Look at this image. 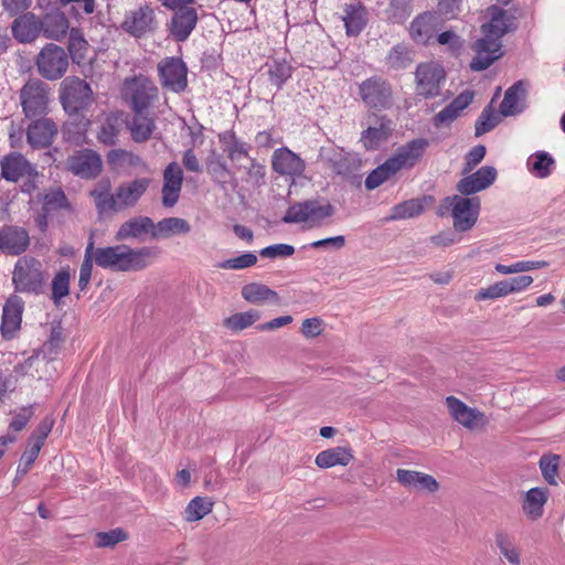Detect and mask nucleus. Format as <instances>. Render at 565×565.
<instances>
[{
    "label": "nucleus",
    "mask_w": 565,
    "mask_h": 565,
    "mask_svg": "<svg viewBox=\"0 0 565 565\" xmlns=\"http://www.w3.org/2000/svg\"><path fill=\"white\" fill-rule=\"evenodd\" d=\"M491 20L481 26L483 36L477 40L472 46L476 56L470 63V68L481 72L489 68L502 55L501 39L516 29L515 18L499 6L489 8Z\"/></svg>",
    "instance_id": "obj_1"
},
{
    "label": "nucleus",
    "mask_w": 565,
    "mask_h": 565,
    "mask_svg": "<svg viewBox=\"0 0 565 565\" xmlns=\"http://www.w3.org/2000/svg\"><path fill=\"white\" fill-rule=\"evenodd\" d=\"M93 263L104 269L113 271H140L146 269L151 260L157 258L159 250L156 247L142 246L131 248L126 244L95 247L94 237L90 236L85 248Z\"/></svg>",
    "instance_id": "obj_2"
},
{
    "label": "nucleus",
    "mask_w": 565,
    "mask_h": 565,
    "mask_svg": "<svg viewBox=\"0 0 565 565\" xmlns=\"http://www.w3.org/2000/svg\"><path fill=\"white\" fill-rule=\"evenodd\" d=\"M334 206L323 199H311L297 202L288 207L282 222L287 224L306 223L308 227H320L333 216Z\"/></svg>",
    "instance_id": "obj_3"
},
{
    "label": "nucleus",
    "mask_w": 565,
    "mask_h": 565,
    "mask_svg": "<svg viewBox=\"0 0 565 565\" xmlns=\"http://www.w3.org/2000/svg\"><path fill=\"white\" fill-rule=\"evenodd\" d=\"M441 207L449 211L455 232L465 233L476 225L481 210V201L478 196H466L459 193L446 196L441 202Z\"/></svg>",
    "instance_id": "obj_4"
},
{
    "label": "nucleus",
    "mask_w": 565,
    "mask_h": 565,
    "mask_svg": "<svg viewBox=\"0 0 565 565\" xmlns=\"http://www.w3.org/2000/svg\"><path fill=\"white\" fill-rule=\"evenodd\" d=\"M22 113L28 119L44 117L50 111L51 88L40 78H29L19 92Z\"/></svg>",
    "instance_id": "obj_5"
},
{
    "label": "nucleus",
    "mask_w": 565,
    "mask_h": 565,
    "mask_svg": "<svg viewBox=\"0 0 565 565\" xmlns=\"http://www.w3.org/2000/svg\"><path fill=\"white\" fill-rule=\"evenodd\" d=\"M60 100L68 115H76L88 109L93 104L92 87L86 81L77 76H68L61 83Z\"/></svg>",
    "instance_id": "obj_6"
},
{
    "label": "nucleus",
    "mask_w": 565,
    "mask_h": 565,
    "mask_svg": "<svg viewBox=\"0 0 565 565\" xmlns=\"http://www.w3.org/2000/svg\"><path fill=\"white\" fill-rule=\"evenodd\" d=\"M122 95L134 113H143L158 100L159 89L149 77L138 75L125 79Z\"/></svg>",
    "instance_id": "obj_7"
},
{
    "label": "nucleus",
    "mask_w": 565,
    "mask_h": 565,
    "mask_svg": "<svg viewBox=\"0 0 565 565\" xmlns=\"http://www.w3.org/2000/svg\"><path fill=\"white\" fill-rule=\"evenodd\" d=\"M14 289L22 294H40L44 285L42 264L34 257H20L12 273Z\"/></svg>",
    "instance_id": "obj_8"
},
{
    "label": "nucleus",
    "mask_w": 565,
    "mask_h": 565,
    "mask_svg": "<svg viewBox=\"0 0 565 565\" xmlns=\"http://www.w3.org/2000/svg\"><path fill=\"white\" fill-rule=\"evenodd\" d=\"M120 28L124 32L136 39L153 34L158 29L154 8L151 4L145 3L126 11Z\"/></svg>",
    "instance_id": "obj_9"
},
{
    "label": "nucleus",
    "mask_w": 565,
    "mask_h": 565,
    "mask_svg": "<svg viewBox=\"0 0 565 565\" xmlns=\"http://www.w3.org/2000/svg\"><path fill=\"white\" fill-rule=\"evenodd\" d=\"M35 64L43 78L57 81L65 75L68 68V55L63 47L50 43L40 51Z\"/></svg>",
    "instance_id": "obj_10"
},
{
    "label": "nucleus",
    "mask_w": 565,
    "mask_h": 565,
    "mask_svg": "<svg viewBox=\"0 0 565 565\" xmlns=\"http://www.w3.org/2000/svg\"><path fill=\"white\" fill-rule=\"evenodd\" d=\"M359 95L370 109L384 110L393 105V89L388 81L372 76L359 85Z\"/></svg>",
    "instance_id": "obj_11"
},
{
    "label": "nucleus",
    "mask_w": 565,
    "mask_h": 565,
    "mask_svg": "<svg viewBox=\"0 0 565 565\" xmlns=\"http://www.w3.org/2000/svg\"><path fill=\"white\" fill-rule=\"evenodd\" d=\"M446 81V72L435 62L420 63L415 71L416 94L426 99L440 95Z\"/></svg>",
    "instance_id": "obj_12"
},
{
    "label": "nucleus",
    "mask_w": 565,
    "mask_h": 565,
    "mask_svg": "<svg viewBox=\"0 0 565 565\" xmlns=\"http://www.w3.org/2000/svg\"><path fill=\"white\" fill-rule=\"evenodd\" d=\"M159 79L163 88L180 94L188 87V67L179 57H166L158 64Z\"/></svg>",
    "instance_id": "obj_13"
},
{
    "label": "nucleus",
    "mask_w": 565,
    "mask_h": 565,
    "mask_svg": "<svg viewBox=\"0 0 565 565\" xmlns=\"http://www.w3.org/2000/svg\"><path fill=\"white\" fill-rule=\"evenodd\" d=\"M66 167L73 174L93 180L102 173L103 160L95 150L82 149L68 156Z\"/></svg>",
    "instance_id": "obj_14"
},
{
    "label": "nucleus",
    "mask_w": 565,
    "mask_h": 565,
    "mask_svg": "<svg viewBox=\"0 0 565 565\" xmlns=\"http://www.w3.org/2000/svg\"><path fill=\"white\" fill-rule=\"evenodd\" d=\"M457 184L456 190L466 196H471L488 189L497 179L498 172L494 167L483 166L476 172L463 174Z\"/></svg>",
    "instance_id": "obj_15"
},
{
    "label": "nucleus",
    "mask_w": 565,
    "mask_h": 565,
    "mask_svg": "<svg viewBox=\"0 0 565 565\" xmlns=\"http://www.w3.org/2000/svg\"><path fill=\"white\" fill-rule=\"evenodd\" d=\"M58 128L52 118H33L26 128V140L33 149L47 148L54 141Z\"/></svg>",
    "instance_id": "obj_16"
},
{
    "label": "nucleus",
    "mask_w": 565,
    "mask_h": 565,
    "mask_svg": "<svg viewBox=\"0 0 565 565\" xmlns=\"http://www.w3.org/2000/svg\"><path fill=\"white\" fill-rule=\"evenodd\" d=\"M320 157L335 174L343 178L354 175L361 167V160L358 156L351 152H345L343 149H322Z\"/></svg>",
    "instance_id": "obj_17"
},
{
    "label": "nucleus",
    "mask_w": 565,
    "mask_h": 565,
    "mask_svg": "<svg viewBox=\"0 0 565 565\" xmlns=\"http://www.w3.org/2000/svg\"><path fill=\"white\" fill-rule=\"evenodd\" d=\"M150 182L149 178H138L120 183L115 191L117 212L136 206L147 192Z\"/></svg>",
    "instance_id": "obj_18"
},
{
    "label": "nucleus",
    "mask_w": 565,
    "mask_h": 565,
    "mask_svg": "<svg viewBox=\"0 0 565 565\" xmlns=\"http://www.w3.org/2000/svg\"><path fill=\"white\" fill-rule=\"evenodd\" d=\"M183 183V171L177 162L169 163L163 170V185L161 190V203L163 207L171 209L180 199Z\"/></svg>",
    "instance_id": "obj_19"
},
{
    "label": "nucleus",
    "mask_w": 565,
    "mask_h": 565,
    "mask_svg": "<svg viewBox=\"0 0 565 565\" xmlns=\"http://www.w3.org/2000/svg\"><path fill=\"white\" fill-rule=\"evenodd\" d=\"M198 12L195 8H180L173 11L167 29L172 39L177 42H184L189 39L198 23Z\"/></svg>",
    "instance_id": "obj_20"
},
{
    "label": "nucleus",
    "mask_w": 565,
    "mask_h": 565,
    "mask_svg": "<svg viewBox=\"0 0 565 565\" xmlns=\"http://www.w3.org/2000/svg\"><path fill=\"white\" fill-rule=\"evenodd\" d=\"M429 147V140L425 138L413 139L401 146L396 153L391 157L398 171L403 169H412L420 161L424 153Z\"/></svg>",
    "instance_id": "obj_21"
},
{
    "label": "nucleus",
    "mask_w": 565,
    "mask_h": 565,
    "mask_svg": "<svg viewBox=\"0 0 565 565\" xmlns=\"http://www.w3.org/2000/svg\"><path fill=\"white\" fill-rule=\"evenodd\" d=\"M271 168L280 175L300 177L306 170V162L297 153L282 147L274 151Z\"/></svg>",
    "instance_id": "obj_22"
},
{
    "label": "nucleus",
    "mask_w": 565,
    "mask_h": 565,
    "mask_svg": "<svg viewBox=\"0 0 565 565\" xmlns=\"http://www.w3.org/2000/svg\"><path fill=\"white\" fill-rule=\"evenodd\" d=\"M30 245V236L26 230L19 226H3L0 230V249L9 255H20Z\"/></svg>",
    "instance_id": "obj_23"
},
{
    "label": "nucleus",
    "mask_w": 565,
    "mask_h": 565,
    "mask_svg": "<svg viewBox=\"0 0 565 565\" xmlns=\"http://www.w3.org/2000/svg\"><path fill=\"white\" fill-rule=\"evenodd\" d=\"M23 312V301L18 296H11L4 303L1 319V334L4 339H12L20 329Z\"/></svg>",
    "instance_id": "obj_24"
},
{
    "label": "nucleus",
    "mask_w": 565,
    "mask_h": 565,
    "mask_svg": "<svg viewBox=\"0 0 565 565\" xmlns=\"http://www.w3.org/2000/svg\"><path fill=\"white\" fill-rule=\"evenodd\" d=\"M292 72L294 67L286 60H271L262 68L259 79L278 92L291 77Z\"/></svg>",
    "instance_id": "obj_25"
},
{
    "label": "nucleus",
    "mask_w": 565,
    "mask_h": 565,
    "mask_svg": "<svg viewBox=\"0 0 565 565\" xmlns=\"http://www.w3.org/2000/svg\"><path fill=\"white\" fill-rule=\"evenodd\" d=\"M40 19L32 12L17 17L11 25L14 39L20 43H31L41 33Z\"/></svg>",
    "instance_id": "obj_26"
},
{
    "label": "nucleus",
    "mask_w": 565,
    "mask_h": 565,
    "mask_svg": "<svg viewBox=\"0 0 565 565\" xmlns=\"http://www.w3.org/2000/svg\"><path fill=\"white\" fill-rule=\"evenodd\" d=\"M526 107V87L524 82L518 81L509 87L499 106L500 114L504 117L521 114Z\"/></svg>",
    "instance_id": "obj_27"
},
{
    "label": "nucleus",
    "mask_w": 565,
    "mask_h": 565,
    "mask_svg": "<svg viewBox=\"0 0 565 565\" xmlns=\"http://www.w3.org/2000/svg\"><path fill=\"white\" fill-rule=\"evenodd\" d=\"M439 18L436 13L425 12L413 20L409 28L412 39L416 43L426 44L434 38Z\"/></svg>",
    "instance_id": "obj_28"
},
{
    "label": "nucleus",
    "mask_w": 565,
    "mask_h": 565,
    "mask_svg": "<svg viewBox=\"0 0 565 565\" xmlns=\"http://www.w3.org/2000/svg\"><path fill=\"white\" fill-rule=\"evenodd\" d=\"M446 405L452 418L465 427L473 428L484 418L483 413L468 407L463 402L455 396H448L446 398Z\"/></svg>",
    "instance_id": "obj_29"
},
{
    "label": "nucleus",
    "mask_w": 565,
    "mask_h": 565,
    "mask_svg": "<svg viewBox=\"0 0 565 565\" xmlns=\"http://www.w3.org/2000/svg\"><path fill=\"white\" fill-rule=\"evenodd\" d=\"M396 478L401 484L407 488L424 490L429 493H435L439 489V483L433 476L420 471L397 469Z\"/></svg>",
    "instance_id": "obj_30"
},
{
    "label": "nucleus",
    "mask_w": 565,
    "mask_h": 565,
    "mask_svg": "<svg viewBox=\"0 0 565 565\" xmlns=\"http://www.w3.org/2000/svg\"><path fill=\"white\" fill-rule=\"evenodd\" d=\"M0 166L1 177L11 182H18L21 178L30 174L32 170L30 162L19 152L3 157Z\"/></svg>",
    "instance_id": "obj_31"
},
{
    "label": "nucleus",
    "mask_w": 565,
    "mask_h": 565,
    "mask_svg": "<svg viewBox=\"0 0 565 565\" xmlns=\"http://www.w3.org/2000/svg\"><path fill=\"white\" fill-rule=\"evenodd\" d=\"M391 131L392 120L387 116H380L375 126L362 131L360 140L366 150H375L388 139Z\"/></svg>",
    "instance_id": "obj_32"
},
{
    "label": "nucleus",
    "mask_w": 565,
    "mask_h": 565,
    "mask_svg": "<svg viewBox=\"0 0 565 565\" xmlns=\"http://www.w3.org/2000/svg\"><path fill=\"white\" fill-rule=\"evenodd\" d=\"M345 32L349 36L359 35L367 23V12L361 2H351L343 6Z\"/></svg>",
    "instance_id": "obj_33"
},
{
    "label": "nucleus",
    "mask_w": 565,
    "mask_h": 565,
    "mask_svg": "<svg viewBox=\"0 0 565 565\" xmlns=\"http://www.w3.org/2000/svg\"><path fill=\"white\" fill-rule=\"evenodd\" d=\"M66 335L61 322H53L51 324L50 334L47 340L36 351L43 361L50 362L58 358L62 352Z\"/></svg>",
    "instance_id": "obj_34"
},
{
    "label": "nucleus",
    "mask_w": 565,
    "mask_h": 565,
    "mask_svg": "<svg viewBox=\"0 0 565 565\" xmlns=\"http://www.w3.org/2000/svg\"><path fill=\"white\" fill-rule=\"evenodd\" d=\"M154 228V223L149 216H135L124 222L116 235L117 241H126L131 238H140L143 234L151 233Z\"/></svg>",
    "instance_id": "obj_35"
},
{
    "label": "nucleus",
    "mask_w": 565,
    "mask_h": 565,
    "mask_svg": "<svg viewBox=\"0 0 565 565\" xmlns=\"http://www.w3.org/2000/svg\"><path fill=\"white\" fill-rule=\"evenodd\" d=\"M41 33L46 39L60 40L64 38L70 28L68 19L60 10L46 13L44 18L40 19Z\"/></svg>",
    "instance_id": "obj_36"
},
{
    "label": "nucleus",
    "mask_w": 565,
    "mask_h": 565,
    "mask_svg": "<svg viewBox=\"0 0 565 565\" xmlns=\"http://www.w3.org/2000/svg\"><path fill=\"white\" fill-rule=\"evenodd\" d=\"M96 210L99 214L117 212L115 193H111V183L109 179H102L90 190Z\"/></svg>",
    "instance_id": "obj_37"
},
{
    "label": "nucleus",
    "mask_w": 565,
    "mask_h": 565,
    "mask_svg": "<svg viewBox=\"0 0 565 565\" xmlns=\"http://www.w3.org/2000/svg\"><path fill=\"white\" fill-rule=\"evenodd\" d=\"M473 100V94L470 90L460 93L449 105L441 109L434 117V125L439 127L444 124H450L459 116L460 111L467 108Z\"/></svg>",
    "instance_id": "obj_38"
},
{
    "label": "nucleus",
    "mask_w": 565,
    "mask_h": 565,
    "mask_svg": "<svg viewBox=\"0 0 565 565\" xmlns=\"http://www.w3.org/2000/svg\"><path fill=\"white\" fill-rule=\"evenodd\" d=\"M218 141L231 161L235 162L243 158H249V145L241 140L234 130H225L218 134Z\"/></svg>",
    "instance_id": "obj_39"
},
{
    "label": "nucleus",
    "mask_w": 565,
    "mask_h": 565,
    "mask_svg": "<svg viewBox=\"0 0 565 565\" xmlns=\"http://www.w3.org/2000/svg\"><path fill=\"white\" fill-rule=\"evenodd\" d=\"M433 201V196L425 195L398 203L392 207L390 220H405L419 216Z\"/></svg>",
    "instance_id": "obj_40"
},
{
    "label": "nucleus",
    "mask_w": 565,
    "mask_h": 565,
    "mask_svg": "<svg viewBox=\"0 0 565 565\" xmlns=\"http://www.w3.org/2000/svg\"><path fill=\"white\" fill-rule=\"evenodd\" d=\"M548 500V490L535 487L525 492L522 510L533 521L543 515V508Z\"/></svg>",
    "instance_id": "obj_41"
},
{
    "label": "nucleus",
    "mask_w": 565,
    "mask_h": 565,
    "mask_svg": "<svg viewBox=\"0 0 565 565\" xmlns=\"http://www.w3.org/2000/svg\"><path fill=\"white\" fill-rule=\"evenodd\" d=\"M191 232L190 223L182 217H166L154 224V228L151 232L152 238H168L173 235H185Z\"/></svg>",
    "instance_id": "obj_42"
},
{
    "label": "nucleus",
    "mask_w": 565,
    "mask_h": 565,
    "mask_svg": "<svg viewBox=\"0 0 565 565\" xmlns=\"http://www.w3.org/2000/svg\"><path fill=\"white\" fill-rule=\"evenodd\" d=\"M353 459V455L349 448L334 447L320 451L316 457V465L319 468L326 469L334 466H347Z\"/></svg>",
    "instance_id": "obj_43"
},
{
    "label": "nucleus",
    "mask_w": 565,
    "mask_h": 565,
    "mask_svg": "<svg viewBox=\"0 0 565 565\" xmlns=\"http://www.w3.org/2000/svg\"><path fill=\"white\" fill-rule=\"evenodd\" d=\"M243 298L250 303L260 305L263 302L279 303L278 294L267 287L266 285L258 282H250L242 288Z\"/></svg>",
    "instance_id": "obj_44"
},
{
    "label": "nucleus",
    "mask_w": 565,
    "mask_h": 565,
    "mask_svg": "<svg viewBox=\"0 0 565 565\" xmlns=\"http://www.w3.org/2000/svg\"><path fill=\"white\" fill-rule=\"evenodd\" d=\"M131 139L135 142L141 143L150 139L156 129L154 119L143 115L142 113H135L132 119L128 124Z\"/></svg>",
    "instance_id": "obj_45"
},
{
    "label": "nucleus",
    "mask_w": 565,
    "mask_h": 565,
    "mask_svg": "<svg viewBox=\"0 0 565 565\" xmlns=\"http://www.w3.org/2000/svg\"><path fill=\"white\" fill-rule=\"evenodd\" d=\"M414 62V51L405 43L394 45L385 57V64L390 70H405Z\"/></svg>",
    "instance_id": "obj_46"
},
{
    "label": "nucleus",
    "mask_w": 565,
    "mask_h": 565,
    "mask_svg": "<svg viewBox=\"0 0 565 565\" xmlns=\"http://www.w3.org/2000/svg\"><path fill=\"white\" fill-rule=\"evenodd\" d=\"M555 164V159L546 151H536L527 159L529 171L540 179L550 177Z\"/></svg>",
    "instance_id": "obj_47"
},
{
    "label": "nucleus",
    "mask_w": 565,
    "mask_h": 565,
    "mask_svg": "<svg viewBox=\"0 0 565 565\" xmlns=\"http://www.w3.org/2000/svg\"><path fill=\"white\" fill-rule=\"evenodd\" d=\"M494 542L498 546L500 554L511 564L520 565V551L514 545L513 537L504 531H497L494 533Z\"/></svg>",
    "instance_id": "obj_48"
},
{
    "label": "nucleus",
    "mask_w": 565,
    "mask_h": 565,
    "mask_svg": "<svg viewBox=\"0 0 565 565\" xmlns=\"http://www.w3.org/2000/svg\"><path fill=\"white\" fill-rule=\"evenodd\" d=\"M61 210L71 211L72 205L61 188L51 189L42 200V211L46 214H53Z\"/></svg>",
    "instance_id": "obj_49"
},
{
    "label": "nucleus",
    "mask_w": 565,
    "mask_h": 565,
    "mask_svg": "<svg viewBox=\"0 0 565 565\" xmlns=\"http://www.w3.org/2000/svg\"><path fill=\"white\" fill-rule=\"evenodd\" d=\"M398 172L397 168L388 158L377 168L371 171V173L365 179V188L367 190H374L383 184L385 181L390 180L393 175Z\"/></svg>",
    "instance_id": "obj_50"
},
{
    "label": "nucleus",
    "mask_w": 565,
    "mask_h": 565,
    "mask_svg": "<svg viewBox=\"0 0 565 565\" xmlns=\"http://www.w3.org/2000/svg\"><path fill=\"white\" fill-rule=\"evenodd\" d=\"M213 508V502L206 497H195L186 505L184 511V520L186 522H195L207 515Z\"/></svg>",
    "instance_id": "obj_51"
},
{
    "label": "nucleus",
    "mask_w": 565,
    "mask_h": 565,
    "mask_svg": "<svg viewBox=\"0 0 565 565\" xmlns=\"http://www.w3.org/2000/svg\"><path fill=\"white\" fill-rule=\"evenodd\" d=\"M107 161L114 168L119 167H146L142 158L132 151L125 149H113L107 153Z\"/></svg>",
    "instance_id": "obj_52"
},
{
    "label": "nucleus",
    "mask_w": 565,
    "mask_h": 565,
    "mask_svg": "<svg viewBox=\"0 0 565 565\" xmlns=\"http://www.w3.org/2000/svg\"><path fill=\"white\" fill-rule=\"evenodd\" d=\"M120 124L117 117L109 116L99 127L97 140L105 146H114L117 142Z\"/></svg>",
    "instance_id": "obj_53"
},
{
    "label": "nucleus",
    "mask_w": 565,
    "mask_h": 565,
    "mask_svg": "<svg viewBox=\"0 0 565 565\" xmlns=\"http://www.w3.org/2000/svg\"><path fill=\"white\" fill-rule=\"evenodd\" d=\"M259 317V312L255 310L239 312L226 318L224 326L232 331H242L250 327Z\"/></svg>",
    "instance_id": "obj_54"
},
{
    "label": "nucleus",
    "mask_w": 565,
    "mask_h": 565,
    "mask_svg": "<svg viewBox=\"0 0 565 565\" xmlns=\"http://www.w3.org/2000/svg\"><path fill=\"white\" fill-rule=\"evenodd\" d=\"M561 457L558 455H543L539 465L544 480L552 486L557 484L556 477L558 475Z\"/></svg>",
    "instance_id": "obj_55"
},
{
    "label": "nucleus",
    "mask_w": 565,
    "mask_h": 565,
    "mask_svg": "<svg viewBox=\"0 0 565 565\" xmlns=\"http://www.w3.org/2000/svg\"><path fill=\"white\" fill-rule=\"evenodd\" d=\"M257 263V256L247 252L237 257L225 259L216 265L221 269L241 270L254 266Z\"/></svg>",
    "instance_id": "obj_56"
},
{
    "label": "nucleus",
    "mask_w": 565,
    "mask_h": 565,
    "mask_svg": "<svg viewBox=\"0 0 565 565\" xmlns=\"http://www.w3.org/2000/svg\"><path fill=\"white\" fill-rule=\"evenodd\" d=\"M70 294V273L60 270L52 281V300L58 303L60 300Z\"/></svg>",
    "instance_id": "obj_57"
},
{
    "label": "nucleus",
    "mask_w": 565,
    "mask_h": 565,
    "mask_svg": "<svg viewBox=\"0 0 565 565\" xmlns=\"http://www.w3.org/2000/svg\"><path fill=\"white\" fill-rule=\"evenodd\" d=\"M207 172L221 188H225L230 180L233 178V173L227 168V164L221 160L211 161L207 164Z\"/></svg>",
    "instance_id": "obj_58"
},
{
    "label": "nucleus",
    "mask_w": 565,
    "mask_h": 565,
    "mask_svg": "<svg viewBox=\"0 0 565 565\" xmlns=\"http://www.w3.org/2000/svg\"><path fill=\"white\" fill-rule=\"evenodd\" d=\"M499 120L498 117L494 115L493 110L489 107H486L480 116L478 117L476 125H475V135L477 137H480L484 135L486 132L491 131L497 125Z\"/></svg>",
    "instance_id": "obj_59"
},
{
    "label": "nucleus",
    "mask_w": 565,
    "mask_h": 565,
    "mask_svg": "<svg viewBox=\"0 0 565 565\" xmlns=\"http://www.w3.org/2000/svg\"><path fill=\"white\" fill-rule=\"evenodd\" d=\"M126 539V532L118 527L108 532H98L95 536V545L97 547H114Z\"/></svg>",
    "instance_id": "obj_60"
},
{
    "label": "nucleus",
    "mask_w": 565,
    "mask_h": 565,
    "mask_svg": "<svg viewBox=\"0 0 565 565\" xmlns=\"http://www.w3.org/2000/svg\"><path fill=\"white\" fill-rule=\"evenodd\" d=\"M54 419L51 416L44 417L29 438V443L43 447L47 436L52 431Z\"/></svg>",
    "instance_id": "obj_61"
},
{
    "label": "nucleus",
    "mask_w": 565,
    "mask_h": 565,
    "mask_svg": "<svg viewBox=\"0 0 565 565\" xmlns=\"http://www.w3.org/2000/svg\"><path fill=\"white\" fill-rule=\"evenodd\" d=\"M34 414L33 405L21 407L13 416L11 423L9 424V430L13 433H19L25 428L30 419Z\"/></svg>",
    "instance_id": "obj_62"
},
{
    "label": "nucleus",
    "mask_w": 565,
    "mask_h": 565,
    "mask_svg": "<svg viewBox=\"0 0 565 565\" xmlns=\"http://www.w3.org/2000/svg\"><path fill=\"white\" fill-rule=\"evenodd\" d=\"M487 149L483 145L475 146L466 156H465V166L462 168L461 173L467 174L470 173L484 158Z\"/></svg>",
    "instance_id": "obj_63"
},
{
    "label": "nucleus",
    "mask_w": 565,
    "mask_h": 565,
    "mask_svg": "<svg viewBox=\"0 0 565 565\" xmlns=\"http://www.w3.org/2000/svg\"><path fill=\"white\" fill-rule=\"evenodd\" d=\"M508 296L507 286L504 280L494 282L493 285H490L487 288H481L478 290L475 299L478 301L481 300H488V299H495L500 297Z\"/></svg>",
    "instance_id": "obj_64"
}]
</instances>
